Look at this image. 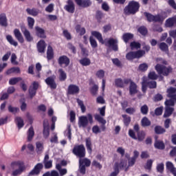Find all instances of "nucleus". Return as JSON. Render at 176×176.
Here are the masks:
<instances>
[{
	"label": "nucleus",
	"instance_id": "35",
	"mask_svg": "<svg viewBox=\"0 0 176 176\" xmlns=\"http://www.w3.org/2000/svg\"><path fill=\"white\" fill-rule=\"evenodd\" d=\"M59 74V80L60 82H64L67 80V73L63 69H59L58 71Z\"/></svg>",
	"mask_w": 176,
	"mask_h": 176
},
{
	"label": "nucleus",
	"instance_id": "2",
	"mask_svg": "<svg viewBox=\"0 0 176 176\" xmlns=\"http://www.w3.org/2000/svg\"><path fill=\"white\" fill-rule=\"evenodd\" d=\"M155 69L159 75H162L163 76H168L173 72V67L171 66L167 67L159 63L155 65Z\"/></svg>",
	"mask_w": 176,
	"mask_h": 176
},
{
	"label": "nucleus",
	"instance_id": "34",
	"mask_svg": "<svg viewBox=\"0 0 176 176\" xmlns=\"http://www.w3.org/2000/svg\"><path fill=\"white\" fill-rule=\"evenodd\" d=\"M21 71L20 70V67H14L8 69L6 72V75H10L11 74H20Z\"/></svg>",
	"mask_w": 176,
	"mask_h": 176
},
{
	"label": "nucleus",
	"instance_id": "45",
	"mask_svg": "<svg viewBox=\"0 0 176 176\" xmlns=\"http://www.w3.org/2000/svg\"><path fill=\"white\" fill-rule=\"evenodd\" d=\"M89 43H90V45H91L92 49H96V48L98 47V44L97 43V41H96V39H94V37H93V36H91L89 37Z\"/></svg>",
	"mask_w": 176,
	"mask_h": 176
},
{
	"label": "nucleus",
	"instance_id": "19",
	"mask_svg": "<svg viewBox=\"0 0 176 176\" xmlns=\"http://www.w3.org/2000/svg\"><path fill=\"white\" fill-rule=\"evenodd\" d=\"M167 97L171 100H176V88L170 87L166 90Z\"/></svg>",
	"mask_w": 176,
	"mask_h": 176
},
{
	"label": "nucleus",
	"instance_id": "13",
	"mask_svg": "<svg viewBox=\"0 0 176 176\" xmlns=\"http://www.w3.org/2000/svg\"><path fill=\"white\" fill-rule=\"evenodd\" d=\"M43 170V164L38 163L36 164L34 168L30 172V175H39L41 174V171Z\"/></svg>",
	"mask_w": 176,
	"mask_h": 176
},
{
	"label": "nucleus",
	"instance_id": "6",
	"mask_svg": "<svg viewBox=\"0 0 176 176\" xmlns=\"http://www.w3.org/2000/svg\"><path fill=\"white\" fill-rule=\"evenodd\" d=\"M93 124V116L88 113L86 116H82L79 117L78 124L80 127H87V124Z\"/></svg>",
	"mask_w": 176,
	"mask_h": 176
},
{
	"label": "nucleus",
	"instance_id": "61",
	"mask_svg": "<svg viewBox=\"0 0 176 176\" xmlns=\"http://www.w3.org/2000/svg\"><path fill=\"white\" fill-rule=\"evenodd\" d=\"M91 94L92 96H96L97 94V91H98V85H94L91 89H90Z\"/></svg>",
	"mask_w": 176,
	"mask_h": 176
},
{
	"label": "nucleus",
	"instance_id": "26",
	"mask_svg": "<svg viewBox=\"0 0 176 176\" xmlns=\"http://www.w3.org/2000/svg\"><path fill=\"white\" fill-rule=\"evenodd\" d=\"M0 25L1 27H8V18L5 13L0 14Z\"/></svg>",
	"mask_w": 176,
	"mask_h": 176
},
{
	"label": "nucleus",
	"instance_id": "20",
	"mask_svg": "<svg viewBox=\"0 0 176 176\" xmlns=\"http://www.w3.org/2000/svg\"><path fill=\"white\" fill-rule=\"evenodd\" d=\"M37 50L38 53H45L46 50V43L44 40H40L37 43Z\"/></svg>",
	"mask_w": 176,
	"mask_h": 176
},
{
	"label": "nucleus",
	"instance_id": "55",
	"mask_svg": "<svg viewBox=\"0 0 176 176\" xmlns=\"http://www.w3.org/2000/svg\"><path fill=\"white\" fill-rule=\"evenodd\" d=\"M140 111L142 115H148V112H149V108L148 107V105L144 104L140 108Z\"/></svg>",
	"mask_w": 176,
	"mask_h": 176
},
{
	"label": "nucleus",
	"instance_id": "51",
	"mask_svg": "<svg viewBox=\"0 0 176 176\" xmlns=\"http://www.w3.org/2000/svg\"><path fill=\"white\" fill-rule=\"evenodd\" d=\"M155 133V134H164V133H166V129L161 126H156Z\"/></svg>",
	"mask_w": 176,
	"mask_h": 176
},
{
	"label": "nucleus",
	"instance_id": "27",
	"mask_svg": "<svg viewBox=\"0 0 176 176\" xmlns=\"http://www.w3.org/2000/svg\"><path fill=\"white\" fill-rule=\"evenodd\" d=\"M92 36H94L95 38H96V39H98V41L100 43H104V38H102V34H101V33H100V32L98 31H92L91 32Z\"/></svg>",
	"mask_w": 176,
	"mask_h": 176
},
{
	"label": "nucleus",
	"instance_id": "49",
	"mask_svg": "<svg viewBox=\"0 0 176 176\" xmlns=\"http://www.w3.org/2000/svg\"><path fill=\"white\" fill-rule=\"evenodd\" d=\"M36 148L37 153H42L43 151V144H42L41 142H37L36 143Z\"/></svg>",
	"mask_w": 176,
	"mask_h": 176
},
{
	"label": "nucleus",
	"instance_id": "15",
	"mask_svg": "<svg viewBox=\"0 0 176 176\" xmlns=\"http://www.w3.org/2000/svg\"><path fill=\"white\" fill-rule=\"evenodd\" d=\"M64 9L68 13H75V3L72 0H67V5L64 6Z\"/></svg>",
	"mask_w": 176,
	"mask_h": 176
},
{
	"label": "nucleus",
	"instance_id": "31",
	"mask_svg": "<svg viewBox=\"0 0 176 176\" xmlns=\"http://www.w3.org/2000/svg\"><path fill=\"white\" fill-rule=\"evenodd\" d=\"M154 146L155 149H160L161 151H163V149L166 148V145L164 144V142L160 140H155Z\"/></svg>",
	"mask_w": 176,
	"mask_h": 176
},
{
	"label": "nucleus",
	"instance_id": "39",
	"mask_svg": "<svg viewBox=\"0 0 176 176\" xmlns=\"http://www.w3.org/2000/svg\"><path fill=\"white\" fill-rule=\"evenodd\" d=\"M15 123L17 125L18 129H22V127H24V120L21 117H16Z\"/></svg>",
	"mask_w": 176,
	"mask_h": 176
},
{
	"label": "nucleus",
	"instance_id": "8",
	"mask_svg": "<svg viewBox=\"0 0 176 176\" xmlns=\"http://www.w3.org/2000/svg\"><path fill=\"white\" fill-rule=\"evenodd\" d=\"M125 85H129V94L130 96H134V94H137L138 93V90L137 89V84L134 82V81L131 80L130 78H124Z\"/></svg>",
	"mask_w": 176,
	"mask_h": 176
},
{
	"label": "nucleus",
	"instance_id": "30",
	"mask_svg": "<svg viewBox=\"0 0 176 176\" xmlns=\"http://www.w3.org/2000/svg\"><path fill=\"white\" fill-rule=\"evenodd\" d=\"M115 85L116 87H120V89H124L126 83H124V79L122 80V78H116L115 80Z\"/></svg>",
	"mask_w": 176,
	"mask_h": 176
},
{
	"label": "nucleus",
	"instance_id": "1",
	"mask_svg": "<svg viewBox=\"0 0 176 176\" xmlns=\"http://www.w3.org/2000/svg\"><path fill=\"white\" fill-rule=\"evenodd\" d=\"M141 6L138 1L132 0L129 2L128 5L124 8V14L126 16L134 15L140 12Z\"/></svg>",
	"mask_w": 176,
	"mask_h": 176
},
{
	"label": "nucleus",
	"instance_id": "58",
	"mask_svg": "<svg viewBox=\"0 0 176 176\" xmlns=\"http://www.w3.org/2000/svg\"><path fill=\"white\" fill-rule=\"evenodd\" d=\"M149 89H156L157 87V83L156 81H146Z\"/></svg>",
	"mask_w": 176,
	"mask_h": 176
},
{
	"label": "nucleus",
	"instance_id": "29",
	"mask_svg": "<svg viewBox=\"0 0 176 176\" xmlns=\"http://www.w3.org/2000/svg\"><path fill=\"white\" fill-rule=\"evenodd\" d=\"M122 118H123V123L124 126H126V127H129V126H130V123H131V117L127 114H122Z\"/></svg>",
	"mask_w": 176,
	"mask_h": 176
},
{
	"label": "nucleus",
	"instance_id": "5",
	"mask_svg": "<svg viewBox=\"0 0 176 176\" xmlns=\"http://www.w3.org/2000/svg\"><path fill=\"white\" fill-rule=\"evenodd\" d=\"M12 168L14 169L16 167H19L18 169L14 170L12 172L13 176L20 175L25 170V165H24V162L21 161L13 162L11 163Z\"/></svg>",
	"mask_w": 176,
	"mask_h": 176
},
{
	"label": "nucleus",
	"instance_id": "42",
	"mask_svg": "<svg viewBox=\"0 0 176 176\" xmlns=\"http://www.w3.org/2000/svg\"><path fill=\"white\" fill-rule=\"evenodd\" d=\"M159 49H160V50L162 52H164L165 53H168V45H167L166 43L162 42L160 43L159 45Z\"/></svg>",
	"mask_w": 176,
	"mask_h": 176
},
{
	"label": "nucleus",
	"instance_id": "37",
	"mask_svg": "<svg viewBox=\"0 0 176 176\" xmlns=\"http://www.w3.org/2000/svg\"><path fill=\"white\" fill-rule=\"evenodd\" d=\"M79 63L83 67H87V66L90 65V64H91V61L90 60V58H89L87 57L81 58L79 60Z\"/></svg>",
	"mask_w": 176,
	"mask_h": 176
},
{
	"label": "nucleus",
	"instance_id": "23",
	"mask_svg": "<svg viewBox=\"0 0 176 176\" xmlns=\"http://www.w3.org/2000/svg\"><path fill=\"white\" fill-rule=\"evenodd\" d=\"M85 146L87 148L88 153L91 154V153L93 152V144L91 143V138H87L85 139Z\"/></svg>",
	"mask_w": 176,
	"mask_h": 176
},
{
	"label": "nucleus",
	"instance_id": "12",
	"mask_svg": "<svg viewBox=\"0 0 176 176\" xmlns=\"http://www.w3.org/2000/svg\"><path fill=\"white\" fill-rule=\"evenodd\" d=\"M21 30L22 33L23 34L27 42H32L34 41V37L31 36V33L30 32V30L27 29L25 25H21Z\"/></svg>",
	"mask_w": 176,
	"mask_h": 176
},
{
	"label": "nucleus",
	"instance_id": "22",
	"mask_svg": "<svg viewBox=\"0 0 176 176\" xmlns=\"http://www.w3.org/2000/svg\"><path fill=\"white\" fill-rule=\"evenodd\" d=\"M35 30L36 34L38 38H41L42 39H46V34L45 33V30L38 26H36Z\"/></svg>",
	"mask_w": 176,
	"mask_h": 176
},
{
	"label": "nucleus",
	"instance_id": "18",
	"mask_svg": "<svg viewBox=\"0 0 176 176\" xmlns=\"http://www.w3.org/2000/svg\"><path fill=\"white\" fill-rule=\"evenodd\" d=\"M78 6L81 8H89L91 6V1L90 0H74Z\"/></svg>",
	"mask_w": 176,
	"mask_h": 176
},
{
	"label": "nucleus",
	"instance_id": "32",
	"mask_svg": "<svg viewBox=\"0 0 176 176\" xmlns=\"http://www.w3.org/2000/svg\"><path fill=\"white\" fill-rule=\"evenodd\" d=\"M174 112V109L171 107H165V111L164 113V118H169V116H171L173 115V113Z\"/></svg>",
	"mask_w": 176,
	"mask_h": 176
},
{
	"label": "nucleus",
	"instance_id": "10",
	"mask_svg": "<svg viewBox=\"0 0 176 176\" xmlns=\"http://www.w3.org/2000/svg\"><path fill=\"white\" fill-rule=\"evenodd\" d=\"M45 82L52 90H56L57 89V83H56V76H52L47 77L45 80Z\"/></svg>",
	"mask_w": 176,
	"mask_h": 176
},
{
	"label": "nucleus",
	"instance_id": "4",
	"mask_svg": "<svg viewBox=\"0 0 176 176\" xmlns=\"http://www.w3.org/2000/svg\"><path fill=\"white\" fill-rule=\"evenodd\" d=\"M72 153L79 159H83L86 157V148L83 144H76L72 149Z\"/></svg>",
	"mask_w": 176,
	"mask_h": 176
},
{
	"label": "nucleus",
	"instance_id": "40",
	"mask_svg": "<svg viewBox=\"0 0 176 176\" xmlns=\"http://www.w3.org/2000/svg\"><path fill=\"white\" fill-rule=\"evenodd\" d=\"M138 32H140L143 36H146V35H148V28L144 25L140 26L138 28Z\"/></svg>",
	"mask_w": 176,
	"mask_h": 176
},
{
	"label": "nucleus",
	"instance_id": "54",
	"mask_svg": "<svg viewBox=\"0 0 176 176\" xmlns=\"http://www.w3.org/2000/svg\"><path fill=\"white\" fill-rule=\"evenodd\" d=\"M119 167H120L121 168L124 167V164H123V163H118V162H116L115 164H114V172L115 173H117L119 174L120 173V170H119Z\"/></svg>",
	"mask_w": 176,
	"mask_h": 176
},
{
	"label": "nucleus",
	"instance_id": "47",
	"mask_svg": "<svg viewBox=\"0 0 176 176\" xmlns=\"http://www.w3.org/2000/svg\"><path fill=\"white\" fill-rule=\"evenodd\" d=\"M76 101H77V104L80 107L81 112H82V113H85V112H86V106H85V104L82 100H80V99L77 98Z\"/></svg>",
	"mask_w": 176,
	"mask_h": 176
},
{
	"label": "nucleus",
	"instance_id": "38",
	"mask_svg": "<svg viewBox=\"0 0 176 176\" xmlns=\"http://www.w3.org/2000/svg\"><path fill=\"white\" fill-rule=\"evenodd\" d=\"M134 38V34L131 33H124L122 35V40L125 43H127L129 41H131V39H133Z\"/></svg>",
	"mask_w": 176,
	"mask_h": 176
},
{
	"label": "nucleus",
	"instance_id": "16",
	"mask_svg": "<svg viewBox=\"0 0 176 176\" xmlns=\"http://www.w3.org/2000/svg\"><path fill=\"white\" fill-rule=\"evenodd\" d=\"M80 90V89H79V87H78L77 85H70L68 87L67 93L70 96H74L75 94H79Z\"/></svg>",
	"mask_w": 176,
	"mask_h": 176
},
{
	"label": "nucleus",
	"instance_id": "41",
	"mask_svg": "<svg viewBox=\"0 0 176 176\" xmlns=\"http://www.w3.org/2000/svg\"><path fill=\"white\" fill-rule=\"evenodd\" d=\"M79 164H81L82 166H85V167H90V165L91 164V162L90 160L87 158H84L82 160H79Z\"/></svg>",
	"mask_w": 176,
	"mask_h": 176
},
{
	"label": "nucleus",
	"instance_id": "7",
	"mask_svg": "<svg viewBox=\"0 0 176 176\" xmlns=\"http://www.w3.org/2000/svg\"><path fill=\"white\" fill-rule=\"evenodd\" d=\"M145 54V50H138L136 52L131 51L126 55V60L131 61L135 58H141Z\"/></svg>",
	"mask_w": 176,
	"mask_h": 176
},
{
	"label": "nucleus",
	"instance_id": "57",
	"mask_svg": "<svg viewBox=\"0 0 176 176\" xmlns=\"http://www.w3.org/2000/svg\"><path fill=\"white\" fill-rule=\"evenodd\" d=\"M111 60H112L113 64H114V65H116V67H118V68H122V67H123V65H122V62L119 60V58H116Z\"/></svg>",
	"mask_w": 176,
	"mask_h": 176
},
{
	"label": "nucleus",
	"instance_id": "64",
	"mask_svg": "<svg viewBox=\"0 0 176 176\" xmlns=\"http://www.w3.org/2000/svg\"><path fill=\"white\" fill-rule=\"evenodd\" d=\"M175 100L174 99H170V100H166L165 101V105L166 107H174L175 102H174Z\"/></svg>",
	"mask_w": 176,
	"mask_h": 176
},
{
	"label": "nucleus",
	"instance_id": "25",
	"mask_svg": "<svg viewBox=\"0 0 176 176\" xmlns=\"http://www.w3.org/2000/svg\"><path fill=\"white\" fill-rule=\"evenodd\" d=\"M26 12L28 13V14H29L30 16H33V17H36V16H38V14H39V10L38 8H27L26 9Z\"/></svg>",
	"mask_w": 176,
	"mask_h": 176
},
{
	"label": "nucleus",
	"instance_id": "53",
	"mask_svg": "<svg viewBox=\"0 0 176 176\" xmlns=\"http://www.w3.org/2000/svg\"><path fill=\"white\" fill-rule=\"evenodd\" d=\"M156 170L157 173H160V174H163L164 172V164L160 163L157 165Z\"/></svg>",
	"mask_w": 176,
	"mask_h": 176
},
{
	"label": "nucleus",
	"instance_id": "3",
	"mask_svg": "<svg viewBox=\"0 0 176 176\" xmlns=\"http://www.w3.org/2000/svg\"><path fill=\"white\" fill-rule=\"evenodd\" d=\"M144 15L147 19V21L148 23H163L166 19V17L163 16L162 14H157V15H153L149 12H144Z\"/></svg>",
	"mask_w": 176,
	"mask_h": 176
},
{
	"label": "nucleus",
	"instance_id": "33",
	"mask_svg": "<svg viewBox=\"0 0 176 176\" xmlns=\"http://www.w3.org/2000/svg\"><path fill=\"white\" fill-rule=\"evenodd\" d=\"M54 57V52L53 51V47L50 45L47 47V60H52Z\"/></svg>",
	"mask_w": 176,
	"mask_h": 176
},
{
	"label": "nucleus",
	"instance_id": "63",
	"mask_svg": "<svg viewBox=\"0 0 176 176\" xmlns=\"http://www.w3.org/2000/svg\"><path fill=\"white\" fill-rule=\"evenodd\" d=\"M139 71H142V72H145V71L148 70V64L142 63L139 65Z\"/></svg>",
	"mask_w": 176,
	"mask_h": 176
},
{
	"label": "nucleus",
	"instance_id": "60",
	"mask_svg": "<svg viewBox=\"0 0 176 176\" xmlns=\"http://www.w3.org/2000/svg\"><path fill=\"white\" fill-rule=\"evenodd\" d=\"M63 36H65V38H66L67 41H71V39H72V36H71V33H69L68 30H63Z\"/></svg>",
	"mask_w": 176,
	"mask_h": 176
},
{
	"label": "nucleus",
	"instance_id": "9",
	"mask_svg": "<svg viewBox=\"0 0 176 176\" xmlns=\"http://www.w3.org/2000/svg\"><path fill=\"white\" fill-rule=\"evenodd\" d=\"M39 89V82L38 81H34L32 82V85L29 87V96L30 98H34L36 96V91Z\"/></svg>",
	"mask_w": 176,
	"mask_h": 176
},
{
	"label": "nucleus",
	"instance_id": "21",
	"mask_svg": "<svg viewBox=\"0 0 176 176\" xmlns=\"http://www.w3.org/2000/svg\"><path fill=\"white\" fill-rule=\"evenodd\" d=\"M14 35L19 43H23L24 42V37H23V34H21V32H20V30L14 29Z\"/></svg>",
	"mask_w": 176,
	"mask_h": 176
},
{
	"label": "nucleus",
	"instance_id": "14",
	"mask_svg": "<svg viewBox=\"0 0 176 176\" xmlns=\"http://www.w3.org/2000/svg\"><path fill=\"white\" fill-rule=\"evenodd\" d=\"M118 39L109 38L107 41V45L109 47H111L113 52H118L119 50V46L118 45Z\"/></svg>",
	"mask_w": 176,
	"mask_h": 176
},
{
	"label": "nucleus",
	"instance_id": "11",
	"mask_svg": "<svg viewBox=\"0 0 176 176\" xmlns=\"http://www.w3.org/2000/svg\"><path fill=\"white\" fill-rule=\"evenodd\" d=\"M71 63V60L67 56V55H62L58 58V64L63 67H68Z\"/></svg>",
	"mask_w": 176,
	"mask_h": 176
},
{
	"label": "nucleus",
	"instance_id": "56",
	"mask_svg": "<svg viewBox=\"0 0 176 176\" xmlns=\"http://www.w3.org/2000/svg\"><path fill=\"white\" fill-rule=\"evenodd\" d=\"M158 78L159 76H157L155 72H151L148 74V79H151V80H156Z\"/></svg>",
	"mask_w": 176,
	"mask_h": 176
},
{
	"label": "nucleus",
	"instance_id": "59",
	"mask_svg": "<svg viewBox=\"0 0 176 176\" xmlns=\"http://www.w3.org/2000/svg\"><path fill=\"white\" fill-rule=\"evenodd\" d=\"M43 135L45 138H49V135H50V128H43Z\"/></svg>",
	"mask_w": 176,
	"mask_h": 176
},
{
	"label": "nucleus",
	"instance_id": "17",
	"mask_svg": "<svg viewBox=\"0 0 176 176\" xmlns=\"http://www.w3.org/2000/svg\"><path fill=\"white\" fill-rule=\"evenodd\" d=\"M94 118L95 120H97V122L101 123L102 125L100 126V129L102 131H104L107 129V127L105 126V124H107V120H104V118L98 114L95 115Z\"/></svg>",
	"mask_w": 176,
	"mask_h": 176
},
{
	"label": "nucleus",
	"instance_id": "50",
	"mask_svg": "<svg viewBox=\"0 0 176 176\" xmlns=\"http://www.w3.org/2000/svg\"><path fill=\"white\" fill-rule=\"evenodd\" d=\"M35 24V19L31 16L28 17V25L30 30L34 28V25Z\"/></svg>",
	"mask_w": 176,
	"mask_h": 176
},
{
	"label": "nucleus",
	"instance_id": "48",
	"mask_svg": "<svg viewBox=\"0 0 176 176\" xmlns=\"http://www.w3.org/2000/svg\"><path fill=\"white\" fill-rule=\"evenodd\" d=\"M145 131H144L137 132V140H138V141H144V140H145Z\"/></svg>",
	"mask_w": 176,
	"mask_h": 176
},
{
	"label": "nucleus",
	"instance_id": "52",
	"mask_svg": "<svg viewBox=\"0 0 176 176\" xmlns=\"http://www.w3.org/2000/svg\"><path fill=\"white\" fill-rule=\"evenodd\" d=\"M76 32H79L80 35L82 36L86 34V29L85 28H80V25H78L76 27Z\"/></svg>",
	"mask_w": 176,
	"mask_h": 176
},
{
	"label": "nucleus",
	"instance_id": "62",
	"mask_svg": "<svg viewBox=\"0 0 176 176\" xmlns=\"http://www.w3.org/2000/svg\"><path fill=\"white\" fill-rule=\"evenodd\" d=\"M166 170H168L170 173H171L172 170L175 168V167H174V164H173L171 162H167L166 164Z\"/></svg>",
	"mask_w": 176,
	"mask_h": 176
},
{
	"label": "nucleus",
	"instance_id": "46",
	"mask_svg": "<svg viewBox=\"0 0 176 176\" xmlns=\"http://www.w3.org/2000/svg\"><path fill=\"white\" fill-rule=\"evenodd\" d=\"M141 123L142 127H148V126H151V121L146 117H144L142 119Z\"/></svg>",
	"mask_w": 176,
	"mask_h": 176
},
{
	"label": "nucleus",
	"instance_id": "24",
	"mask_svg": "<svg viewBox=\"0 0 176 176\" xmlns=\"http://www.w3.org/2000/svg\"><path fill=\"white\" fill-rule=\"evenodd\" d=\"M166 25L169 28H170L171 27H174V25H176V15L168 19L166 21Z\"/></svg>",
	"mask_w": 176,
	"mask_h": 176
},
{
	"label": "nucleus",
	"instance_id": "36",
	"mask_svg": "<svg viewBox=\"0 0 176 176\" xmlns=\"http://www.w3.org/2000/svg\"><path fill=\"white\" fill-rule=\"evenodd\" d=\"M6 40L10 43V45H12V46H14L15 47L19 45V43L13 38V36L12 35H7L6 36Z\"/></svg>",
	"mask_w": 176,
	"mask_h": 176
},
{
	"label": "nucleus",
	"instance_id": "43",
	"mask_svg": "<svg viewBox=\"0 0 176 176\" xmlns=\"http://www.w3.org/2000/svg\"><path fill=\"white\" fill-rule=\"evenodd\" d=\"M20 80H23V78L21 77L12 78L9 80V85L14 86V85H17V83H19Z\"/></svg>",
	"mask_w": 176,
	"mask_h": 176
},
{
	"label": "nucleus",
	"instance_id": "44",
	"mask_svg": "<svg viewBox=\"0 0 176 176\" xmlns=\"http://www.w3.org/2000/svg\"><path fill=\"white\" fill-rule=\"evenodd\" d=\"M130 47L131 50H134V49L138 50V49H141V43L137 41H133L130 43Z\"/></svg>",
	"mask_w": 176,
	"mask_h": 176
},
{
	"label": "nucleus",
	"instance_id": "28",
	"mask_svg": "<svg viewBox=\"0 0 176 176\" xmlns=\"http://www.w3.org/2000/svg\"><path fill=\"white\" fill-rule=\"evenodd\" d=\"M28 142H31L32 139L34 138V135H35V131H34V126H30L28 131Z\"/></svg>",
	"mask_w": 176,
	"mask_h": 176
}]
</instances>
